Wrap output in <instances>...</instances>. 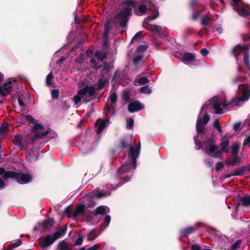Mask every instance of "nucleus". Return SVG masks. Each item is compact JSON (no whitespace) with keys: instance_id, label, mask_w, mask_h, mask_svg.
Returning <instances> with one entry per match:
<instances>
[{"instance_id":"obj_1","label":"nucleus","mask_w":250,"mask_h":250,"mask_svg":"<svg viewBox=\"0 0 250 250\" xmlns=\"http://www.w3.org/2000/svg\"><path fill=\"white\" fill-rule=\"evenodd\" d=\"M136 3V2L135 0H125L124 1V8L120 10L116 17V19L121 27L125 28L126 26L131 15L132 11L131 7H135Z\"/></svg>"},{"instance_id":"obj_2","label":"nucleus","mask_w":250,"mask_h":250,"mask_svg":"<svg viewBox=\"0 0 250 250\" xmlns=\"http://www.w3.org/2000/svg\"><path fill=\"white\" fill-rule=\"evenodd\" d=\"M250 97V89L245 88L242 91V94L239 98L233 99L228 104H223L224 107L232 108L235 106H237L238 103L240 101L244 102L247 101Z\"/></svg>"},{"instance_id":"obj_3","label":"nucleus","mask_w":250,"mask_h":250,"mask_svg":"<svg viewBox=\"0 0 250 250\" xmlns=\"http://www.w3.org/2000/svg\"><path fill=\"white\" fill-rule=\"evenodd\" d=\"M9 176L12 177V179H15L18 183L21 184H27L32 179V176L29 173L24 174L15 171L11 173Z\"/></svg>"},{"instance_id":"obj_4","label":"nucleus","mask_w":250,"mask_h":250,"mask_svg":"<svg viewBox=\"0 0 250 250\" xmlns=\"http://www.w3.org/2000/svg\"><path fill=\"white\" fill-rule=\"evenodd\" d=\"M141 149V143H139L138 146L134 148L133 146H130L128 157L130 158V162L133 164V168L135 169L137 167V158L138 157Z\"/></svg>"},{"instance_id":"obj_5","label":"nucleus","mask_w":250,"mask_h":250,"mask_svg":"<svg viewBox=\"0 0 250 250\" xmlns=\"http://www.w3.org/2000/svg\"><path fill=\"white\" fill-rule=\"evenodd\" d=\"M209 116L206 111L202 119L199 118L197 119L196 124V130L198 135L204 134V131L205 125L209 122Z\"/></svg>"},{"instance_id":"obj_6","label":"nucleus","mask_w":250,"mask_h":250,"mask_svg":"<svg viewBox=\"0 0 250 250\" xmlns=\"http://www.w3.org/2000/svg\"><path fill=\"white\" fill-rule=\"evenodd\" d=\"M54 222L53 218L45 219L42 223H38L34 229V230H40L41 232H45L53 226Z\"/></svg>"},{"instance_id":"obj_7","label":"nucleus","mask_w":250,"mask_h":250,"mask_svg":"<svg viewBox=\"0 0 250 250\" xmlns=\"http://www.w3.org/2000/svg\"><path fill=\"white\" fill-rule=\"evenodd\" d=\"M248 48L247 44L242 45L241 44H237L235 45L230 51V54L235 58L236 61H238V57L242 52L244 53L245 51Z\"/></svg>"},{"instance_id":"obj_8","label":"nucleus","mask_w":250,"mask_h":250,"mask_svg":"<svg viewBox=\"0 0 250 250\" xmlns=\"http://www.w3.org/2000/svg\"><path fill=\"white\" fill-rule=\"evenodd\" d=\"M204 224L202 223H197L193 227H188V228L181 229L180 231V235L182 237H188V236L195 232L198 228H200Z\"/></svg>"},{"instance_id":"obj_9","label":"nucleus","mask_w":250,"mask_h":250,"mask_svg":"<svg viewBox=\"0 0 250 250\" xmlns=\"http://www.w3.org/2000/svg\"><path fill=\"white\" fill-rule=\"evenodd\" d=\"M109 211L110 209L108 207L105 206H101L97 207L94 211L88 214L87 218L89 219L90 218H92V215H94L95 216L98 214L104 215L106 213H109Z\"/></svg>"},{"instance_id":"obj_10","label":"nucleus","mask_w":250,"mask_h":250,"mask_svg":"<svg viewBox=\"0 0 250 250\" xmlns=\"http://www.w3.org/2000/svg\"><path fill=\"white\" fill-rule=\"evenodd\" d=\"M11 83L12 81L9 80L7 83H5L0 86V95L6 97L10 93L12 89Z\"/></svg>"},{"instance_id":"obj_11","label":"nucleus","mask_w":250,"mask_h":250,"mask_svg":"<svg viewBox=\"0 0 250 250\" xmlns=\"http://www.w3.org/2000/svg\"><path fill=\"white\" fill-rule=\"evenodd\" d=\"M24 118L30 123L34 124V126L32 128L33 131H36L38 129L42 130L44 129L43 126L41 124H38V121L33 118L31 115H26L24 116Z\"/></svg>"},{"instance_id":"obj_12","label":"nucleus","mask_w":250,"mask_h":250,"mask_svg":"<svg viewBox=\"0 0 250 250\" xmlns=\"http://www.w3.org/2000/svg\"><path fill=\"white\" fill-rule=\"evenodd\" d=\"M143 107V105L138 101H135L129 104L127 109L130 113H133L140 110Z\"/></svg>"},{"instance_id":"obj_13","label":"nucleus","mask_w":250,"mask_h":250,"mask_svg":"<svg viewBox=\"0 0 250 250\" xmlns=\"http://www.w3.org/2000/svg\"><path fill=\"white\" fill-rule=\"evenodd\" d=\"M132 168H133L132 162H126L119 168L118 171L120 175H122L124 173H128L131 171Z\"/></svg>"},{"instance_id":"obj_14","label":"nucleus","mask_w":250,"mask_h":250,"mask_svg":"<svg viewBox=\"0 0 250 250\" xmlns=\"http://www.w3.org/2000/svg\"><path fill=\"white\" fill-rule=\"evenodd\" d=\"M56 240L53 235H47L45 236L44 241L41 243V248H46L51 245Z\"/></svg>"},{"instance_id":"obj_15","label":"nucleus","mask_w":250,"mask_h":250,"mask_svg":"<svg viewBox=\"0 0 250 250\" xmlns=\"http://www.w3.org/2000/svg\"><path fill=\"white\" fill-rule=\"evenodd\" d=\"M119 145L118 146L119 150L120 151H123L124 149L130 148V146H133L132 144L128 143L127 138L126 137H124L121 138L119 140Z\"/></svg>"},{"instance_id":"obj_16","label":"nucleus","mask_w":250,"mask_h":250,"mask_svg":"<svg viewBox=\"0 0 250 250\" xmlns=\"http://www.w3.org/2000/svg\"><path fill=\"white\" fill-rule=\"evenodd\" d=\"M211 103L212 104V107L215 110L216 114H221L223 113V110L221 108V104L219 99L215 97L212 100Z\"/></svg>"},{"instance_id":"obj_17","label":"nucleus","mask_w":250,"mask_h":250,"mask_svg":"<svg viewBox=\"0 0 250 250\" xmlns=\"http://www.w3.org/2000/svg\"><path fill=\"white\" fill-rule=\"evenodd\" d=\"M241 159L238 156H233L232 158H229L226 161L227 165H230L231 166H238L241 163Z\"/></svg>"},{"instance_id":"obj_18","label":"nucleus","mask_w":250,"mask_h":250,"mask_svg":"<svg viewBox=\"0 0 250 250\" xmlns=\"http://www.w3.org/2000/svg\"><path fill=\"white\" fill-rule=\"evenodd\" d=\"M84 211L85 206L84 205H81L76 208L72 216L74 219H75L78 216L83 215L84 213Z\"/></svg>"},{"instance_id":"obj_19","label":"nucleus","mask_w":250,"mask_h":250,"mask_svg":"<svg viewBox=\"0 0 250 250\" xmlns=\"http://www.w3.org/2000/svg\"><path fill=\"white\" fill-rule=\"evenodd\" d=\"M243 62L246 68L250 71V51L249 48L243 54Z\"/></svg>"},{"instance_id":"obj_20","label":"nucleus","mask_w":250,"mask_h":250,"mask_svg":"<svg viewBox=\"0 0 250 250\" xmlns=\"http://www.w3.org/2000/svg\"><path fill=\"white\" fill-rule=\"evenodd\" d=\"M182 59L184 61L193 62L195 60V56L192 53L186 52L184 54L182 57Z\"/></svg>"},{"instance_id":"obj_21","label":"nucleus","mask_w":250,"mask_h":250,"mask_svg":"<svg viewBox=\"0 0 250 250\" xmlns=\"http://www.w3.org/2000/svg\"><path fill=\"white\" fill-rule=\"evenodd\" d=\"M95 56L99 61H102L107 58V53L104 51H97L95 52Z\"/></svg>"},{"instance_id":"obj_22","label":"nucleus","mask_w":250,"mask_h":250,"mask_svg":"<svg viewBox=\"0 0 250 250\" xmlns=\"http://www.w3.org/2000/svg\"><path fill=\"white\" fill-rule=\"evenodd\" d=\"M15 142L17 145L20 147V149L22 150L24 148V145L21 144L22 141V136L21 134H18L15 136Z\"/></svg>"},{"instance_id":"obj_23","label":"nucleus","mask_w":250,"mask_h":250,"mask_svg":"<svg viewBox=\"0 0 250 250\" xmlns=\"http://www.w3.org/2000/svg\"><path fill=\"white\" fill-rule=\"evenodd\" d=\"M67 227L66 225H65L63 228L62 229L60 230H58L53 234V236L56 240L58 239L60 236L63 235L66 233Z\"/></svg>"},{"instance_id":"obj_24","label":"nucleus","mask_w":250,"mask_h":250,"mask_svg":"<svg viewBox=\"0 0 250 250\" xmlns=\"http://www.w3.org/2000/svg\"><path fill=\"white\" fill-rule=\"evenodd\" d=\"M13 171H6L3 167H0V175H3V178L7 180L11 178L12 177L9 176L11 173H13Z\"/></svg>"},{"instance_id":"obj_25","label":"nucleus","mask_w":250,"mask_h":250,"mask_svg":"<svg viewBox=\"0 0 250 250\" xmlns=\"http://www.w3.org/2000/svg\"><path fill=\"white\" fill-rule=\"evenodd\" d=\"M239 201L240 203L244 207H248L250 206V196H245L244 197H241Z\"/></svg>"},{"instance_id":"obj_26","label":"nucleus","mask_w":250,"mask_h":250,"mask_svg":"<svg viewBox=\"0 0 250 250\" xmlns=\"http://www.w3.org/2000/svg\"><path fill=\"white\" fill-rule=\"evenodd\" d=\"M97 122H99L100 124L99 125V126L98 127L97 129V134H100L102 132V131L104 130V129L106 127V124L104 121L99 119L97 120Z\"/></svg>"},{"instance_id":"obj_27","label":"nucleus","mask_w":250,"mask_h":250,"mask_svg":"<svg viewBox=\"0 0 250 250\" xmlns=\"http://www.w3.org/2000/svg\"><path fill=\"white\" fill-rule=\"evenodd\" d=\"M229 145V141L223 139L220 144L221 151L226 153H228L229 152L228 149Z\"/></svg>"},{"instance_id":"obj_28","label":"nucleus","mask_w":250,"mask_h":250,"mask_svg":"<svg viewBox=\"0 0 250 250\" xmlns=\"http://www.w3.org/2000/svg\"><path fill=\"white\" fill-rule=\"evenodd\" d=\"M199 135H196L193 137L194 144L196 145L195 148L197 150L201 149L203 147V144L199 139Z\"/></svg>"},{"instance_id":"obj_29","label":"nucleus","mask_w":250,"mask_h":250,"mask_svg":"<svg viewBox=\"0 0 250 250\" xmlns=\"http://www.w3.org/2000/svg\"><path fill=\"white\" fill-rule=\"evenodd\" d=\"M147 9V8L146 5L141 4L139 7L138 11L137 10H135L134 12L136 15L141 16L145 13Z\"/></svg>"},{"instance_id":"obj_30","label":"nucleus","mask_w":250,"mask_h":250,"mask_svg":"<svg viewBox=\"0 0 250 250\" xmlns=\"http://www.w3.org/2000/svg\"><path fill=\"white\" fill-rule=\"evenodd\" d=\"M245 169H246V167L244 166L236 168L233 173V175L234 176L243 175L246 173Z\"/></svg>"},{"instance_id":"obj_31","label":"nucleus","mask_w":250,"mask_h":250,"mask_svg":"<svg viewBox=\"0 0 250 250\" xmlns=\"http://www.w3.org/2000/svg\"><path fill=\"white\" fill-rule=\"evenodd\" d=\"M22 243V241L21 239H18L16 242L8 245L7 250H13L14 248H16L21 246Z\"/></svg>"},{"instance_id":"obj_32","label":"nucleus","mask_w":250,"mask_h":250,"mask_svg":"<svg viewBox=\"0 0 250 250\" xmlns=\"http://www.w3.org/2000/svg\"><path fill=\"white\" fill-rule=\"evenodd\" d=\"M54 78L53 73L52 72H50L46 76V85L47 86H52V81Z\"/></svg>"},{"instance_id":"obj_33","label":"nucleus","mask_w":250,"mask_h":250,"mask_svg":"<svg viewBox=\"0 0 250 250\" xmlns=\"http://www.w3.org/2000/svg\"><path fill=\"white\" fill-rule=\"evenodd\" d=\"M239 145L237 143H234L232 146L231 154L232 156H237L239 151Z\"/></svg>"},{"instance_id":"obj_34","label":"nucleus","mask_w":250,"mask_h":250,"mask_svg":"<svg viewBox=\"0 0 250 250\" xmlns=\"http://www.w3.org/2000/svg\"><path fill=\"white\" fill-rule=\"evenodd\" d=\"M237 11L239 15L243 17H247L250 15V12L244 8H240L239 7V10Z\"/></svg>"},{"instance_id":"obj_35","label":"nucleus","mask_w":250,"mask_h":250,"mask_svg":"<svg viewBox=\"0 0 250 250\" xmlns=\"http://www.w3.org/2000/svg\"><path fill=\"white\" fill-rule=\"evenodd\" d=\"M241 3L242 4V0H232V3L231 6L233 7V9L235 11H238L239 9V6L238 4Z\"/></svg>"},{"instance_id":"obj_36","label":"nucleus","mask_w":250,"mask_h":250,"mask_svg":"<svg viewBox=\"0 0 250 250\" xmlns=\"http://www.w3.org/2000/svg\"><path fill=\"white\" fill-rule=\"evenodd\" d=\"M139 91L141 93L149 94L151 93L152 90L148 85H145L140 88Z\"/></svg>"},{"instance_id":"obj_37","label":"nucleus","mask_w":250,"mask_h":250,"mask_svg":"<svg viewBox=\"0 0 250 250\" xmlns=\"http://www.w3.org/2000/svg\"><path fill=\"white\" fill-rule=\"evenodd\" d=\"M217 148L215 145H211V146H209V149L208 150H207L206 151L205 153L208 155L211 156H212V154L214 153L215 152Z\"/></svg>"},{"instance_id":"obj_38","label":"nucleus","mask_w":250,"mask_h":250,"mask_svg":"<svg viewBox=\"0 0 250 250\" xmlns=\"http://www.w3.org/2000/svg\"><path fill=\"white\" fill-rule=\"evenodd\" d=\"M246 79V76H236L232 79V83L236 84L239 82H244Z\"/></svg>"},{"instance_id":"obj_39","label":"nucleus","mask_w":250,"mask_h":250,"mask_svg":"<svg viewBox=\"0 0 250 250\" xmlns=\"http://www.w3.org/2000/svg\"><path fill=\"white\" fill-rule=\"evenodd\" d=\"M59 249L61 250H69V247L68 245L65 242L64 240L61 241L58 246Z\"/></svg>"},{"instance_id":"obj_40","label":"nucleus","mask_w":250,"mask_h":250,"mask_svg":"<svg viewBox=\"0 0 250 250\" xmlns=\"http://www.w3.org/2000/svg\"><path fill=\"white\" fill-rule=\"evenodd\" d=\"M211 21L212 20L210 18L204 16L201 21V24L203 26H207L210 23Z\"/></svg>"},{"instance_id":"obj_41","label":"nucleus","mask_w":250,"mask_h":250,"mask_svg":"<svg viewBox=\"0 0 250 250\" xmlns=\"http://www.w3.org/2000/svg\"><path fill=\"white\" fill-rule=\"evenodd\" d=\"M143 59V56L141 55H138L135 57L133 60L132 62L135 66H137Z\"/></svg>"},{"instance_id":"obj_42","label":"nucleus","mask_w":250,"mask_h":250,"mask_svg":"<svg viewBox=\"0 0 250 250\" xmlns=\"http://www.w3.org/2000/svg\"><path fill=\"white\" fill-rule=\"evenodd\" d=\"M105 83V81L103 79H99L98 82V86L97 89L100 90L103 89L104 87V84Z\"/></svg>"},{"instance_id":"obj_43","label":"nucleus","mask_w":250,"mask_h":250,"mask_svg":"<svg viewBox=\"0 0 250 250\" xmlns=\"http://www.w3.org/2000/svg\"><path fill=\"white\" fill-rule=\"evenodd\" d=\"M147 21H145L143 22V27L146 30L153 32L154 25L148 23Z\"/></svg>"},{"instance_id":"obj_44","label":"nucleus","mask_w":250,"mask_h":250,"mask_svg":"<svg viewBox=\"0 0 250 250\" xmlns=\"http://www.w3.org/2000/svg\"><path fill=\"white\" fill-rule=\"evenodd\" d=\"M86 88L88 89L87 93H88V96L90 97H92L95 95L96 88L94 87H89L88 86H86Z\"/></svg>"},{"instance_id":"obj_45","label":"nucleus","mask_w":250,"mask_h":250,"mask_svg":"<svg viewBox=\"0 0 250 250\" xmlns=\"http://www.w3.org/2000/svg\"><path fill=\"white\" fill-rule=\"evenodd\" d=\"M149 82V80L145 77H142L139 79L138 82L140 85L145 84Z\"/></svg>"},{"instance_id":"obj_46","label":"nucleus","mask_w":250,"mask_h":250,"mask_svg":"<svg viewBox=\"0 0 250 250\" xmlns=\"http://www.w3.org/2000/svg\"><path fill=\"white\" fill-rule=\"evenodd\" d=\"M97 236L98 235L93 233V230H92L90 231L88 234L87 240L88 241H93L97 238Z\"/></svg>"},{"instance_id":"obj_47","label":"nucleus","mask_w":250,"mask_h":250,"mask_svg":"<svg viewBox=\"0 0 250 250\" xmlns=\"http://www.w3.org/2000/svg\"><path fill=\"white\" fill-rule=\"evenodd\" d=\"M90 64L92 68L95 69H98L100 66H98V63L94 59H91L90 61Z\"/></svg>"},{"instance_id":"obj_48","label":"nucleus","mask_w":250,"mask_h":250,"mask_svg":"<svg viewBox=\"0 0 250 250\" xmlns=\"http://www.w3.org/2000/svg\"><path fill=\"white\" fill-rule=\"evenodd\" d=\"M213 125L214 127L218 131H219V132H222V129L220 125L219 121L218 119H217L215 120Z\"/></svg>"},{"instance_id":"obj_49","label":"nucleus","mask_w":250,"mask_h":250,"mask_svg":"<svg viewBox=\"0 0 250 250\" xmlns=\"http://www.w3.org/2000/svg\"><path fill=\"white\" fill-rule=\"evenodd\" d=\"M51 96L53 99H57L59 96V91L58 89H53L51 90Z\"/></svg>"},{"instance_id":"obj_50","label":"nucleus","mask_w":250,"mask_h":250,"mask_svg":"<svg viewBox=\"0 0 250 250\" xmlns=\"http://www.w3.org/2000/svg\"><path fill=\"white\" fill-rule=\"evenodd\" d=\"M134 126V120L132 118H130L127 120V128L132 129Z\"/></svg>"},{"instance_id":"obj_51","label":"nucleus","mask_w":250,"mask_h":250,"mask_svg":"<svg viewBox=\"0 0 250 250\" xmlns=\"http://www.w3.org/2000/svg\"><path fill=\"white\" fill-rule=\"evenodd\" d=\"M241 244H242V241L241 240H239L237 241L236 242H235L234 243H233L231 245L230 248L231 250H236L239 247V246L241 245Z\"/></svg>"},{"instance_id":"obj_52","label":"nucleus","mask_w":250,"mask_h":250,"mask_svg":"<svg viewBox=\"0 0 250 250\" xmlns=\"http://www.w3.org/2000/svg\"><path fill=\"white\" fill-rule=\"evenodd\" d=\"M88 91V89L86 88V86L85 87L83 88L82 89H80L78 91V94L80 96H83V95H85Z\"/></svg>"},{"instance_id":"obj_53","label":"nucleus","mask_w":250,"mask_h":250,"mask_svg":"<svg viewBox=\"0 0 250 250\" xmlns=\"http://www.w3.org/2000/svg\"><path fill=\"white\" fill-rule=\"evenodd\" d=\"M203 144L205 145H208L209 146H211V145H214V141L213 139L211 137L208 138L207 141H205L203 142Z\"/></svg>"},{"instance_id":"obj_54","label":"nucleus","mask_w":250,"mask_h":250,"mask_svg":"<svg viewBox=\"0 0 250 250\" xmlns=\"http://www.w3.org/2000/svg\"><path fill=\"white\" fill-rule=\"evenodd\" d=\"M142 33L141 32H137L134 36V37L132 38V40H131V41L130 42V43H132V42H134L136 40H137V39H140V38H142Z\"/></svg>"},{"instance_id":"obj_55","label":"nucleus","mask_w":250,"mask_h":250,"mask_svg":"<svg viewBox=\"0 0 250 250\" xmlns=\"http://www.w3.org/2000/svg\"><path fill=\"white\" fill-rule=\"evenodd\" d=\"M63 213L69 218L71 216V210L70 206L67 207L64 209Z\"/></svg>"},{"instance_id":"obj_56","label":"nucleus","mask_w":250,"mask_h":250,"mask_svg":"<svg viewBox=\"0 0 250 250\" xmlns=\"http://www.w3.org/2000/svg\"><path fill=\"white\" fill-rule=\"evenodd\" d=\"M83 241V237L82 235H80L78 238L76 239L74 243V245L75 246H78L81 245Z\"/></svg>"},{"instance_id":"obj_57","label":"nucleus","mask_w":250,"mask_h":250,"mask_svg":"<svg viewBox=\"0 0 250 250\" xmlns=\"http://www.w3.org/2000/svg\"><path fill=\"white\" fill-rule=\"evenodd\" d=\"M7 131V127L4 125H1L0 127V134L1 135H5L6 134Z\"/></svg>"},{"instance_id":"obj_58","label":"nucleus","mask_w":250,"mask_h":250,"mask_svg":"<svg viewBox=\"0 0 250 250\" xmlns=\"http://www.w3.org/2000/svg\"><path fill=\"white\" fill-rule=\"evenodd\" d=\"M42 137H43L42 132L38 131L34 134L33 136V140H36L38 138H42Z\"/></svg>"},{"instance_id":"obj_59","label":"nucleus","mask_w":250,"mask_h":250,"mask_svg":"<svg viewBox=\"0 0 250 250\" xmlns=\"http://www.w3.org/2000/svg\"><path fill=\"white\" fill-rule=\"evenodd\" d=\"M147 48V46L145 45H140L138 46L137 48V50L138 51L140 52H144L146 50Z\"/></svg>"},{"instance_id":"obj_60","label":"nucleus","mask_w":250,"mask_h":250,"mask_svg":"<svg viewBox=\"0 0 250 250\" xmlns=\"http://www.w3.org/2000/svg\"><path fill=\"white\" fill-rule=\"evenodd\" d=\"M153 32H156L158 34H160L162 32V27L160 26L154 25L153 27Z\"/></svg>"},{"instance_id":"obj_61","label":"nucleus","mask_w":250,"mask_h":250,"mask_svg":"<svg viewBox=\"0 0 250 250\" xmlns=\"http://www.w3.org/2000/svg\"><path fill=\"white\" fill-rule=\"evenodd\" d=\"M224 164L222 162H218L215 164V168L217 171H219L224 167Z\"/></svg>"},{"instance_id":"obj_62","label":"nucleus","mask_w":250,"mask_h":250,"mask_svg":"<svg viewBox=\"0 0 250 250\" xmlns=\"http://www.w3.org/2000/svg\"><path fill=\"white\" fill-rule=\"evenodd\" d=\"M117 100V95L114 92L110 96V101L112 103H115Z\"/></svg>"},{"instance_id":"obj_63","label":"nucleus","mask_w":250,"mask_h":250,"mask_svg":"<svg viewBox=\"0 0 250 250\" xmlns=\"http://www.w3.org/2000/svg\"><path fill=\"white\" fill-rule=\"evenodd\" d=\"M123 98L124 101L128 102L130 99V94L128 92L124 93Z\"/></svg>"},{"instance_id":"obj_64","label":"nucleus","mask_w":250,"mask_h":250,"mask_svg":"<svg viewBox=\"0 0 250 250\" xmlns=\"http://www.w3.org/2000/svg\"><path fill=\"white\" fill-rule=\"evenodd\" d=\"M242 39L245 42H250V36L248 34H243Z\"/></svg>"}]
</instances>
